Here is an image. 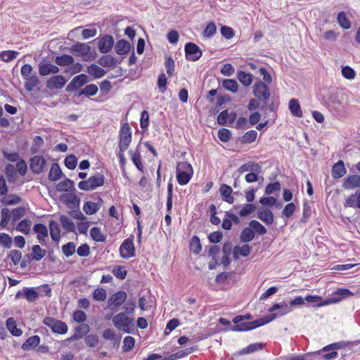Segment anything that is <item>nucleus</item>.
<instances>
[{"label":"nucleus","mask_w":360,"mask_h":360,"mask_svg":"<svg viewBox=\"0 0 360 360\" xmlns=\"http://www.w3.org/2000/svg\"><path fill=\"white\" fill-rule=\"evenodd\" d=\"M112 323L119 330L130 333L134 328V319L127 316L124 312H120L113 316Z\"/></svg>","instance_id":"f257e3e1"},{"label":"nucleus","mask_w":360,"mask_h":360,"mask_svg":"<svg viewBox=\"0 0 360 360\" xmlns=\"http://www.w3.org/2000/svg\"><path fill=\"white\" fill-rule=\"evenodd\" d=\"M70 51L75 56H80L84 61H91L96 58V52L91 51V48L87 44L78 42L70 48Z\"/></svg>","instance_id":"f03ea898"},{"label":"nucleus","mask_w":360,"mask_h":360,"mask_svg":"<svg viewBox=\"0 0 360 360\" xmlns=\"http://www.w3.org/2000/svg\"><path fill=\"white\" fill-rule=\"evenodd\" d=\"M193 175L192 166L186 162H179L176 165V179L181 185L187 184Z\"/></svg>","instance_id":"7ed1b4c3"},{"label":"nucleus","mask_w":360,"mask_h":360,"mask_svg":"<svg viewBox=\"0 0 360 360\" xmlns=\"http://www.w3.org/2000/svg\"><path fill=\"white\" fill-rule=\"evenodd\" d=\"M104 175L101 173H97L90 176L87 180L80 181L78 184V187L82 191H92L98 187L102 186L104 184Z\"/></svg>","instance_id":"20e7f679"},{"label":"nucleus","mask_w":360,"mask_h":360,"mask_svg":"<svg viewBox=\"0 0 360 360\" xmlns=\"http://www.w3.org/2000/svg\"><path fill=\"white\" fill-rule=\"evenodd\" d=\"M253 95L259 101L266 102L271 96L270 89L267 84L259 80L252 87Z\"/></svg>","instance_id":"39448f33"},{"label":"nucleus","mask_w":360,"mask_h":360,"mask_svg":"<svg viewBox=\"0 0 360 360\" xmlns=\"http://www.w3.org/2000/svg\"><path fill=\"white\" fill-rule=\"evenodd\" d=\"M43 323L50 328L54 333L63 335L68 332V328L67 324L60 320L46 317L43 320Z\"/></svg>","instance_id":"423d86ee"},{"label":"nucleus","mask_w":360,"mask_h":360,"mask_svg":"<svg viewBox=\"0 0 360 360\" xmlns=\"http://www.w3.org/2000/svg\"><path fill=\"white\" fill-rule=\"evenodd\" d=\"M127 297L124 291L120 290L110 295L107 302V308L111 311H116L117 308L122 306Z\"/></svg>","instance_id":"0eeeda50"},{"label":"nucleus","mask_w":360,"mask_h":360,"mask_svg":"<svg viewBox=\"0 0 360 360\" xmlns=\"http://www.w3.org/2000/svg\"><path fill=\"white\" fill-rule=\"evenodd\" d=\"M131 141V132L128 123H125L122 127L120 134L119 149L125 151Z\"/></svg>","instance_id":"6e6552de"},{"label":"nucleus","mask_w":360,"mask_h":360,"mask_svg":"<svg viewBox=\"0 0 360 360\" xmlns=\"http://www.w3.org/2000/svg\"><path fill=\"white\" fill-rule=\"evenodd\" d=\"M39 74L41 76L58 74L60 69L58 66L52 64L48 59L43 58L38 64Z\"/></svg>","instance_id":"1a4fd4ad"},{"label":"nucleus","mask_w":360,"mask_h":360,"mask_svg":"<svg viewBox=\"0 0 360 360\" xmlns=\"http://www.w3.org/2000/svg\"><path fill=\"white\" fill-rule=\"evenodd\" d=\"M120 256L122 258H130L135 255V248L132 238L125 239L120 247Z\"/></svg>","instance_id":"9d476101"},{"label":"nucleus","mask_w":360,"mask_h":360,"mask_svg":"<svg viewBox=\"0 0 360 360\" xmlns=\"http://www.w3.org/2000/svg\"><path fill=\"white\" fill-rule=\"evenodd\" d=\"M185 52L187 60L191 61H196L202 56L200 49L192 42L186 44Z\"/></svg>","instance_id":"9b49d317"},{"label":"nucleus","mask_w":360,"mask_h":360,"mask_svg":"<svg viewBox=\"0 0 360 360\" xmlns=\"http://www.w3.org/2000/svg\"><path fill=\"white\" fill-rule=\"evenodd\" d=\"M38 297L39 293L34 288H24L15 295L16 299L25 298L29 302H34Z\"/></svg>","instance_id":"f8f14e48"},{"label":"nucleus","mask_w":360,"mask_h":360,"mask_svg":"<svg viewBox=\"0 0 360 360\" xmlns=\"http://www.w3.org/2000/svg\"><path fill=\"white\" fill-rule=\"evenodd\" d=\"M353 295V292H352L349 290L345 288H340L336 290L332 295L331 297L329 298L327 302H326V304L337 303Z\"/></svg>","instance_id":"ddd939ff"},{"label":"nucleus","mask_w":360,"mask_h":360,"mask_svg":"<svg viewBox=\"0 0 360 360\" xmlns=\"http://www.w3.org/2000/svg\"><path fill=\"white\" fill-rule=\"evenodd\" d=\"M67 80L63 76L55 75L50 77L46 82V87L51 90L62 89Z\"/></svg>","instance_id":"4468645a"},{"label":"nucleus","mask_w":360,"mask_h":360,"mask_svg":"<svg viewBox=\"0 0 360 360\" xmlns=\"http://www.w3.org/2000/svg\"><path fill=\"white\" fill-rule=\"evenodd\" d=\"M46 161L41 155L34 156L30 160V169L35 174H40L43 172Z\"/></svg>","instance_id":"2eb2a0df"},{"label":"nucleus","mask_w":360,"mask_h":360,"mask_svg":"<svg viewBox=\"0 0 360 360\" xmlns=\"http://www.w3.org/2000/svg\"><path fill=\"white\" fill-rule=\"evenodd\" d=\"M88 82V77L86 75L81 74L75 77L70 83L68 85L66 90L68 91H73L74 89L83 86Z\"/></svg>","instance_id":"dca6fc26"},{"label":"nucleus","mask_w":360,"mask_h":360,"mask_svg":"<svg viewBox=\"0 0 360 360\" xmlns=\"http://www.w3.org/2000/svg\"><path fill=\"white\" fill-rule=\"evenodd\" d=\"M114 45V39L110 35L103 37L98 41V49L103 53H108Z\"/></svg>","instance_id":"f3484780"},{"label":"nucleus","mask_w":360,"mask_h":360,"mask_svg":"<svg viewBox=\"0 0 360 360\" xmlns=\"http://www.w3.org/2000/svg\"><path fill=\"white\" fill-rule=\"evenodd\" d=\"M236 118L235 112H229L227 110H223L217 116V122L220 125H226L227 123L232 124Z\"/></svg>","instance_id":"a211bd4d"},{"label":"nucleus","mask_w":360,"mask_h":360,"mask_svg":"<svg viewBox=\"0 0 360 360\" xmlns=\"http://www.w3.org/2000/svg\"><path fill=\"white\" fill-rule=\"evenodd\" d=\"M342 186L345 189L350 190L355 188H360V176L349 175L345 179Z\"/></svg>","instance_id":"6ab92c4d"},{"label":"nucleus","mask_w":360,"mask_h":360,"mask_svg":"<svg viewBox=\"0 0 360 360\" xmlns=\"http://www.w3.org/2000/svg\"><path fill=\"white\" fill-rule=\"evenodd\" d=\"M99 202H94L91 201L86 202L83 205L84 212L89 215L95 214L101 207L103 200L98 198Z\"/></svg>","instance_id":"aec40b11"},{"label":"nucleus","mask_w":360,"mask_h":360,"mask_svg":"<svg viewBox=\"0 0 360 360\" xmlns=\"http://www.w3.org/2000/svg\"><path fill=\"white\" fill-rule=\"evenodd\" d=\"M347 172L344 162L339 160L332 167L331 175L334 179L342 177Z\"/></svg>","instance_id":"412c9836"},{"label":"nucleus","mask_w":360,"mask_h":360,"mask_svg":"<svg viewBox=\"0 0 360 360\" xmlns=\"http://www.w3.org/2000/svg\"><path fill=\"white\" fill-rule=\"evenodd\" d=\"M219 191L224 201L229 204L233 203L234 198L231 195L233 189L231 186L224 184L221 186Z\"/></svg>","instance_id":"4be33fe9"},{"label":"nucleus","mask_w":360,"mask_h":360,"mask_svg":"<svg viewBox=\"0 0 360 360\" xmlns=\"http://www.w3.org/2000/svg\"><path fill=\"white\" fill-rule=\"evenodd\" d=\"M251 247L245 244L242 246H236L233 250V256L235 260L239 258V255L243 257H247L250 253Z\"/></svg>","instance_id":"5701e85b"},{"label":"nucleus","mask_w":360,"mask_h":360,"mask_svg":"<svg viewBox=\"0 0 360 360\" xmlns=\"http://www.w3.org/2000/svg\"><path fill=\"white\" fill-rule=\"evenodd\" d=\"M257 216L259 219L267 225H271L274 223L273 212L269 209L259 210Z\"/></svg>","instance_id":"b1692460"},{"label":"nucleus","mask_w":360,"mask_h":360,"mask_svg":"<svg viewBox=\"0 0 360 360\" xmlns=\"http://www.w3.org/2000/svg\"><path fill=\"white\" fill-rule=\"evenodd\" d=\"M262 167L258 163L255 162H248L242 165L238 169V172L240 174L245 172H256L259 173L261 172Z\"/></svg>","instance_id":"393cba45"},{"label":"nucleus","mask_w":360,"mask_h":360,"mask_svg":"<svg viewBox=\"0 0 360 360\" xmlns=\"http://www.w3.org/2000/svg\"><path fill=\"white\" fill-rule=\"evenodd\" d=\"M277 314H269L267 316H265L262 318H260L259 319H257L255 321H251L250 324L252 326V329L256 328L257 327L264 326L266 323H268L275 319H276Z\"/></svg>","instance_id":"a878e982"},{"label":"nucleus","mask_w":360,"mask_h":360,"mask_svg":"<svg viewBox=\"0 0 360 360\" xmlns=\"http://www.w3.org/2000/svg\"><path fill=\"white\" fill-rule=\"evenodd\" d=\"M131 49L129 42L126 40H119L115 45V51L119 55L127 54Z\"/></svg>","instance_id":"bb28decb"},{"label":"nucleus","mask_w":360,"mask_h":360,"mask_svg":"<svg viewBox=\"0 0 360 360\" xmlns=\"http://www.w3.org/2000/svg\"><path fill=\"white\" fill-rule=\"evenodd\" d=\"M89 332V326L87 324H82L75 328L74 335L70 338V340H75L82 338Z\"/></svg>","instance_id":"cd10ccee"},{"label":"nucleus","mask_w":360,"mask_h":360,"mask_svg":"<svg viewBox=\"0 0 360 360\" xmlns=\"http://www.w3.org/2000/svg\"><path fill=\"white\" fill-rule=\"evenodd\" d=\"M63 173L60 169V167L59 165L56 162H53L51 165L49 174V179L51 181H57L59 179H60Z\"/></svg>","instance_id":"c85d7f7f"},{"label":"nucleus","mask_w":360,"mask_h":360,"mask_svg":"<svg viewBox=\"0 0 360 360\" xmlns=\"http://www.w3.org/2000/svg\"><path fill=\"white\" fill-rule=\"evenodd\" d=\"M6 328L14 336H20L22 333V330L17 328L16 321L14 318H9L6 320Z\"/></svg>","instance_id":"c756f323"},{"label":"nucleus","mask_w":360,"mask_h":360,"mask_svg":"<svg viewBox=\"0 0 360 360\" xmlns=\"http://www.w3.org/2000/svg\"><path fill=\"white\" fill-rule=\"evenodd\" d=\"M50 234L53 240L59 241L60 238V229L59 224L51 220L49 223Z\"/></svg>","instance_id":"7c9ffc66"},{"label":"nucleus","mask_w":360,"mask_h":360,"mask_svg":"<svg viewBox=\"0 0 360 360\" xmlns=\"http://www.w3.org/2000/svg\"><path fill=\"white\" fill-rule=\"evenodd\" d=\"M237 78L245 86H249L253 81V76L252 74L247 73L242 70L238 72Z\"/></svg>","instance_id":"2f4dec72"},{"label":"nucleus","mask_w":360,"mask_h":360,"mask_svg":"<svg viewBox=\"0 0 360 360\" xmlns=\"http://www.w3.org/2000/svg\"><path fill=\"white\" fill-rule=\"evenodd\" d=\"M289 109L290 112L295 117H301L302 116V111L298 101L295 98H292L289 101Z\"/></svg>","instance_id":"473e14b6"},{"label":"nucleus","mask_w":360,"mask_h":360,"mask_svg":"<svg viewBox=\"0 0 360 360\" xmlns=\"http://www.w3.org/2000/svg\"><path fill=\"white\" fill-rule=\"evenodd\" d=\"M25 88L27 91H32L39 84V79L36 74L25 79Z\"/></svg>","instance_id":"72a5a7b5"},{"label":"nucleus","mask_w":360,"mask_h":360,"mask_svg":"<svg viewBox=\"0 0 360 360\" xmlns=\"http://www.w3.org/2000/svg\"><path fill=\"white\" fill-rule=\"evenodd\" d=\"M40 342V338L38 335H34L29 338L22 345V349L25 351L30 350L37 347Z\"/></svg>","instance_id":"f704fd0d"},{"label":"nucleus","mask_w":360,"mask_h":360,"mask_svg":"<svg viewBox=\"0 0 360 360\" xmlns=\"http://www.w3.org/2000/svg\"><path fill=\"white\" fill-rule=\"evenodd\" d=\"M60 221L64 229L68 232H73L75 230V226L73 221L67 216L61 215L60 217Z\"/></svg>","instance_id":"c9c22d12"},{"label":"nucleus","mask_w":360,"mask_h":360,"mask_svg":"<svg viewBox=\"0 0 360 360\" xmlns=\"http://www.w3.org/2000/svg\"><path fill=\"white\" fill-rule=\"evenodd\" d=\"M98 63L104 68H110L116 65V59L110 55L103 56L99 60Z\"/></svg>","instance_id":"e433bc0d"},{"label":"nucleus","mask_w":360,"mask_h":360,"mask_svg":"<svg viewBox=\"0 0 360 360\" xmlns=\"http://www.w3.org/2000/svg\"><path fill=\"white\" fill-rule=\"evenodd\" d=\"M74 189V182L69 179H66L60 183H58L56 186V190L59 192H65L69 191Z\"/></svg>","instance_id":"4c0bfd02"},{"label":"nucleus","mask_w":360,"mask_h":360,"mask_svg":"<svg viewBox=\"0 0 360 360\" xmlns=\"http://www.w3.org/2000/svg\"><path fill=\"white\" fill-rule=\"evenodd\" d=\"M55 62L58 65L68 66L73 64L74 58L70 55L64 54L63 56H56L55 58Z\"/></svg>","instance_id":"58836bf2"},{"label":"nucleus","mask_w":360,"mask_h":360,"mask_svg":"<svg viewBox=\"0 0 360 360\" xmlns=\"http://www.w3.org/2000/svg\"><path fill=\"white\" fill-rule=\"evenodd\" d=\"M255 238V232L250 228H245L240 236V240L243 243H248Z\"/></svg>","instance_id":"ea45409f"},{"label":"nucleus","mask_w":360,"mask_h":360,"mask_svg":"<svg viewBox=\"0 0 360 360\" xmlns=\"http://www.w3.org/2000/svg\"><path fill=\"white\" fill-rule=\"evenodd\" d=\"M87 72L89 75L96 78L102 77L105 74V71L103 69L95 64L89 65L87 68Z\"/></svg>","instance_id":"a19ab883"},{"label":"nucleus","mask_w":360,"mask_h":360,"mask_svg":"<svg viewBox=\"0 0 360 360\" xmlns=\"http://www.w3.org/2000/svg\"><path fill=\"white\" fill-rule=\"evenodd\" d=\"M223 87L232 93L238 91V83L235 79H226L222 82Z\"/></svg>","instance_id":"79ce46f5"},{"label":"nucleus","mask_w":360,"mask_h":360,"mask_svg":"<svg viewBox=\"0 0 360 360\" xmlns=\"http://www.w3.org/2000/svg\"><path fill=\"white\" fill-rule=\"evenodd\" d=\"M92 297L95 301L103 302L107 298V292L103 288H97L92 292Z\"/></svg>","instance_id":"37998d69"},{"label":"nucleus","mask_w":360,"mask_h":360,"mask_svg":"<svg viewBox=\"0 0 360 360\" xmlns=\"http://www.w3.org/2000/svg\"><path fill=\"white\" fill-rule=\"evenodd\" d=\"M19 52L15 51H3L0 52V58L4 62H10L18 57Z\"/></svg>","instance_id":"c03bdc74"},{"label":"nucleus","mask_w":360,"mask_h":360,"mask_svg":"<svg viewBox=\"0 0 360 360\" xmlns=\"http://www.w3.org/2000/svg\"><path fill=\"white\" fill-rule=\"evenodd\" d=\"M12 221L11 212L8 208H3L1 210V219L0 226L1 228H5L10 221Z\"/></svg>","instance_id":"a18cd8bd"},{"label":"nucleus","mask_w":360,"mask_h":360,"mask_svg":"<svg viewBox=\"0 0 360 360\" xmlns=\"http://www.w3.org/2000/svg\"><path fill=\"white\" fill-rule=\"evenodd\" d=\"M98 86L94 84L86 85L83 89L81 90L79 95H84L86 96H92L97 94Z\"/></svg>","instance_id":"49530a36"},{"label":"nucleus","mask_w":360,"mask_h":360,"mask_svg":"<svg viewBox=\"0 0 360 360\" xmlns=\"http://www.w3.org/2000/svg\"><path fill=\"white\" fill-rule=\"evenodd\" d=\"M257 136V132L255 130L247 131L241 138L240 141L243 143H250L255 141Z\"/></svg>","instance_id":"de8ad7c7"},{"label":"nucleus","mask_w":360,"mask_h":360,"mask_svg":"<svg viewBox=\"0 0 360 360\" xmlns=\"http://www.w3.org/2000/svg\"><path fill=\"white\" fill-rule=\"evenodd\" d=\"M31 224L32 223L30 219H23L18 224L16 230L24 234H27L30 232Z\"/></svg>","instance_id":"09e8293b"},{"label":"nucleus","mask_w":360,"mask_h":360,"mask_svg":"<svg viewBox=\"0 0 360 360\" xmlns=\"http://www.w3.org/2000/svg\"><path fill=\"white\" fill-rule=\"evenodd\" d=\"M90 236L96 242H103L105 240V236L98 227H93L90 230Z\"/></svg>","instance_id":"8fccbe9b"},{"label":"nucleus","mask_w":360,"mask_h":360,"mask_svg":"<svg viewBox=\"0 0 360 360\" xmlns=\"http://www.w3.org/2000/svg\"><path fill=\"white\" fill-rule=\"evenodd\" d=\"M33 259L39 261L41 259L46 253V251L42 249L39 245H35L32 248Z\"/></svg>","instance_id":"3c124183"},{"label":"nucleus","mask_w":360,"mask_h":360,"mask_svg":"<svg viewBox=\"0 0 360 360\" xmlns=\"http://www.w3.org/2000/svg\"><path fill=\"white\" fill-rule=\"evenodd\" d=\"M338 22L341 27L343 29H349L351 27V23L349 20L347 19L345 13L344 12H340L338 15Z\"/></svg>","instance_id":"603ef678"},{"label":"nucleus","mask_w":360,"mask_h":360,"mask_svg":"<svg viewBox=\"0 0 360 360\" xmlns=\"http://www.w3.org/2000/svg\"><path fill=\"white\" fill-rule=\"evenodd\" d=\"M190 250L195 254H198L202 250L200 239L195 236L191 238Z\"/></svg>","instance_id":"864d4df0"},{"label":"nucleus","mask_w":360,"mask_h":360,"mask_svg":"<svg viewBox=\"0 0 360 360\" xmlns=\"http://www.w3.org/2000/svg\"><path fill=\"white\" fill-rule=\"evenodd\" d=\"M5 174L9 181H13L15 180L16 171L15 167L13 165L8 164L6 166Z\"/></svg>","instance_id":"5fc2aeb1"},{"label":"nucleus","mask_w":360,"mask_h":360,"mask_svg":"<svg viewBox=\"0 0 360 360\" xmlns=\"http://www.w3.org/2000/svg\"><path fill=\"white\" fill-rule=\"evenodd\" d=\"M262 344H259V343L251 344L249 346H248L247 347L243 349L239 352V354L241 355L250 354V353H253L256 351L260 350V349H262Z\"/></svg>","instance_id":"6e6d98bb"},{"label":"nucleus","mask_w":360,"mask_h":360,"mask_svg":"<svg viewBox=\"0 0 360 360\" xmlns=\"http://www.w3.org/2000/svg\"><path fill=\"white\" fill-rule=\"evenodd\" d=\"M75 248H76V246L74 243L69 242L67 244L63 245L62 246L63 253L66 257L72 256L75 252Z\"/></svg>","instance_id":"4d7b16f0"},{"label":"nucleus","mask_w":360,"mask_h":360,"mask_svg":"<svg viewBox=\"0 0 360 360\" xmlns=\"http://www.w3.org/2000/svg\"><path fill=\"white\" fill-rule=\"evenodd\" d=\"M255 210H256V206L255 205L251 204V203L246 204L239 212V215L243 217L248 216L251 213L255 212Z\"/></svg>","instance_id":"13d9d810"},{"label":"nucleus","mask_w":360,"mask_h":360,"mask_svg":"<svg viewBox=\"0 0 360 360\" xmlns=\"http://www.w3.org/2000/svg\"><path fill=\"white\" fill-rule=\"evenodd\" d=\"M250 226L259 234H265L266 233V229L259 221L256 220H252L250 222Z\"/></svg>","instance_id":"bf43d9fd"},{"label":"nucleus","mask_w":360,"mask_h":360,"mask_svg":"<svg viewBox=\"0 0 360 360\" xmlns=\"http://www.w3.org/2000/svg\"><path fill=\"white\" fill-rule=\"evenodd\" d=\"M123 351L129 352L134 347L135 339L131 336H127L123 340Z\"/></svg>","instance_id":"052dcab7"},{"label":"nucleus","mask_w":360,"mask_h":360,"mask_svg":"<svg viewBox=\"0 0 360 360\" xmlns=\"http://www.w3.org/2000/svg\"><path fill=\"white\" fill-rule=\"evenodd\" d=\"M25 214V210L22 207H18L15 209H14L11 212V216H12V222H15L20 219L21 217H22Z\"/></svg>","instance_id":"680f3d73"},{"label":"nucleus","mask_w":360,"mask_h":360,"mask_svg":"<svg viewBox=\"0 0 360 360\" xmlns=\"http://www.w3.org/2000/svg\"><path fill=\"white\" fill-rule=\"evenodd\" d=\"M21 198L16 195H8L2 199L4 205H15L20 202Z\"/></svg>","instance_id":"e2e57ef3"},{"label":"nucleus","mask_w":360,"mask_h":360,"mask_svg":"<svg viewBox=\"0 0 360 360\" xmlns=\"http://www.w3.org/2000/svg\"><path fill=\"white\" fill-rule=\"evenodd\" d=\"M12 244V239L8 234L0 233V245L6 248H10Z\"/></svg>","instance_id":"0e129e2a"},{"label":"nucleus","mask_w":360,"mask_h":360,"mask_svg":"<svg viewBox=\"0 0 360 360\" xmlns=\"http://www.w3.org/2000/svg\"><path fill=\"white\" fill-rule=\"evenodd\" d=\"M112 274L119 279H124L127 276V272L124 267L117 266L112 269Z\"/></svg>","instance_id":"69168bd1"},{"label":"nucleus","mask_w":360,"mask_h":360,"mask_svg":"<svg viewBox=\"0 0 360 360\" xmlns=\"http://www.w3.org/2000/svg\"><path fill=\"white\" fill-rule=\"evenodd\" d=\"M296 210V206L293 202L286 205L282 211V214L286 218H290Z\"/></svg>","instance_id":"338daca9"},{"label":"nucleus","mask_w":360,"mask_h":360,"mask_svg":"<svg viewBox=\"0 0 360 360\" xmlns=\"http://www.w3.org/2000/svg\"><path fill=\"white\" fill-rule=\"evenodd\" d=\"M8 258L15 265H17L22 258V252L20 250H11L8 255Z\"/></svg>","instance_id":"774afa93"}]
</instances>
